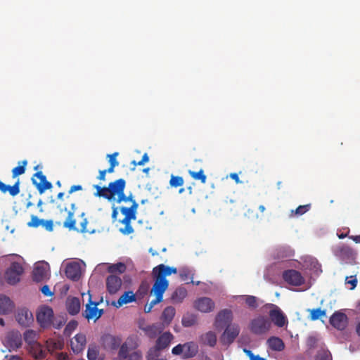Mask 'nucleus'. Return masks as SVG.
I'll return each mask as SVG.
<instances>
[{
	"label": "nucleus",
	"instance_id": "obj_1",
	"mask_svg": "<svg viewBox=\"0 0 360 360\" xmlns=\"http://www.w3.org/2000/svg\"><path fill=\"white\" fill-rule=\"evenodd\" d=\"M176 273L177 269L176 267L168 266L163 264H159L153 269L152 276L154 283L150 292L155 296V299L148 304L150 307H153L162 301L163 294L169 286V281L166 276Z\"/></svg>",
	"mask_w": 360,
	"mask_h": 360
},
{
	"label": "nucleus",
	"instance_id": "obj_2",
	"mask_svg": "<svg viewBox=\"0 0 360 360\" xmlns=\"http://www.w3.org/2000/svg\"><path fill=\"white\" fill-rule=\"evenodd\" d=\"M89 301L85 305V310L82 312V316L88 321L94 320L96 321L103 314V309H98V302H94L91 300V295L89 293Z\"/></svg>",
	"mask_w": 360,
	"mask_h": 360
},
{
	"label": "nucleus",
	"instance_id": "obj_3",
	"mask_svg": "<svg viewBox=\"0 0 360 360\" xmlns=\"http://www.w3.org/2000/svg\"><path fill=\"white\" fill-rule=\"evenodd\" d=\"M36 316L41 327L49 328L53 321V311L51 307L44 305L38 309Z\"/></svg>",
	"mask_w": 360,
	"mask_h": 360
},
{
	"label": "nucleus",
	"instance_id": "obj_4",
	"mask_svg": "<svg viewBox=\"0 0 360 360\" xmlns=\"http://www.w3.org/2000/svg\"><path fill=\"white\" fill-rule=\"evenodd\" d=\"M23 271V267L20 263L15 262L11 263L5 273L6 282L10 285H15L20 281Z\"/></svg>",
	"mask_w": 360,
	"mask_h": 360
},
{
	"label": "nucleus",
	"instance_id": "obj_5",
	"mask_svg": "<svg viewBox=\"0 0 360 360\" xmlns=\"http://www.w3.org/2000/svg\"><path fill=\"white\" fill-rule=\"evenodd\" d=\"M334 254L345 261L346 263L352 264L356 259V252L349 246L342 244L335 248Z\"/></svg>",
	"mask_w": 360,
	"mask_h": 360
},
{
	"label": "nucleus",
	"instance_id": "obj_6",
	"mask_svg": "<svg viewBox=\"0 0 360 360\" xmlns=\"http://www.w3.org/2000/svg\"><path fill=\"white\" fill-rule=\"evenodd\" d=\"M271 326V323L264 316H258L252 320L250 326V330L256 334L261 335L266 333Z\"/></svg>",
	"mask_w": 360,
	"mask_h": 360
},
{
	"label": "nucleus",
	"instance_id": "obj_7",
	"mask_svg": "<svg viewBox=\"0 0 360 360\" xmlns=\"http://www.w3.org/2000/svg\"><path fill=\"white\" fill-rule=\"evenodd\" d=\"M32 181L40 194L44 193L46 190L51 189L53 187L52 184L46 180V176L41 171L33 174Z\"/></svg>",
	"mask_w": 360,
	"mask_h": 360
},
{
	"label": "nucleus",
	"instance_id": "obj_8",
	"mask_svg": "<svg viewBox=\"0 0 360 360\" xmlns=\"http://www.w3.org/2000/svg\"><path fill=\"white\" fill-rule=\"evenodd\" d=\"M233 314L231 310L225 309L221 310L216 316L214 326L217 329H221L231 324Z\"/></svg>",
	"mask_w": 360,
	"mask_h": 360
},
{
	"label": "nucleus",
	"instance_id": "obj_9",
	"mask_svg": "<svg viewBox=\"0 0 360 360\" xmlns=\"http://www.w3.org/2000/svg\"><path fill=\"white\" fill-rule=\"evenodd\" d=\"M283 278L288 284L294 286H300L304 283V278L301 273L294 269L284 271Z\"/></svg>",
	"mask_w": 360,
	"mask_h": 360
},
{
	"label": "nucleus",
	"instance_id": "obj_10",
	"mask_svg": "<svg viewBox=\"0 0 360 360\" xmlns=\"http://www.w3.org/2000/svg\"><path fill=\"white\" fill-rule=\"evenodd\" d=\"M240 333V328L237 324H231L226 327L225 330L221 336V342L223 345H229L238 337Z\"/></svg>",
	"mask_w": 360,
	"mask_h": 360
},
{
	"label": "nucleus",
	"instance_id": "obj_11",
	"mask_svg": "<svg viewBox=\"0 0 360 360\" xmlns=\"http://www.w3.org/2000/svg\"><path fill=\"white\" fill-rule=\"evenodd\" d=\"M122 343V338L110 334H104L101 338V344L106 350H116Z\"/></svg>",
	"mask_w": 360,
	"mask_h": 360
},
{
	"label": "nucleus",
	"instance_id": "obj_12",
	"mask_svg": "<svg viewBox=\"0 0 360 360\" xmlns=\"http://www.w3.org/2000/svg\"><path fill=\"white\" fill-rule=\"evenodd\" d=\"M330 323L336 329L343 330L348 324V318L345 314L335 311L330 318Z\"/></svg>",
	"mask_w": 360,
	"mask_h": 360
},
{
	"label": "nucleus",
	"instance_id": "obj_13",
	"mask_svg": "<svg viewBox=\"0 0 360 360\" xmlns=\"http://www.w3.org/2000/svg\"><path fill=\"white\" fill-rule=\"evenodd\" d=\"M5 342L10 350H15L22 345V335L18 331H11L7 334Z\"/></svg>",
	"mask_w": 360,
	"mask_h": 360
},
{
	"label": "nucleus",
	"instance_id": "obj_14",
	"mask_svg": "<svg viewBox=\"0 0 360 360\" xmlns=\"http://www.w3.org/2000/svg\"><path fill=\"white\" fill-rule=\"evenodd\" d=\"M86 345V338L83 333H78L70 340V347L75 354L82 353Z\"/></svg>",
	"mask_w": 360,
	"mask_h": 360
},
{
	"label": "nucleus",
	"instance_id": "obj_15",
	"mask_svg": "<svg viewBox=\"0 0 360 360\" xmlns=\"http://www.w3.org/2000/svg\"><path fill=\"white\" fill-rule=\"evenodd\" d=\"M273 309L269 311V316L274 323L278 327H283L286 323V318L281 309L273 304H269Z\"/></svg>",
	"mask_w": 360,
	"mask_h": 360
},
{
	"label": "nucleus",
	"instance_id": "obj_16",
	"mask_svg": "<svg viewBox=\"0 0 360 360\" xmlns=\"http://www.w3.org/2000/svg\"><path fill=\"white\" fill-rule=\"evenodd\" d=\"M126 187V181L124 179H119L108 184L109 198L111 200H115V195L122 191H124Z\"/></svg>",
	"mask_w": 360,
	"mask_h": 360
},
{
	"label": "nucleus",
	"instance_id": "obj_17",
	"mask_svg": "<svg viewBox=\"0 0 360 360\" xmlns=\"http://www.w3.org/2000/svg\"><path fill=\"white\" fill-rule=\"evenodd\" d=\"M67 278L72 281H77L81 276V266L79 263L76 262L69 263L65 268V271Z\"/></svg>",
	"mask_w": 360,
	"mask_h": 360
},
{
	"label": "nucleus",
	"instance_id": "obj_18",
	"mask_svg": "<svg viewBox=\"0 0 360 360\" xmlns=\"http://www.w3.org/2000/svg\"><path fill=\"white\" fill-rule=\"evenodd\" d=\"M48 263L40 262L36 264L33 272L32 278L36 282L42 281L47 277Z\"/></svg>",
	"mask_w": 360,
	"mask_h": 360
},
{
	"label": "nucleus",
	"instance_id": "obj_19",
	"mask_svg": "<svg viewBox=\"0 0 360 360\" xmlns=\"http://www.w3.org/2000/svg\"><path fill=\"white\" fill-rule=\"evenodd\" d=\"M15 319L20 326L25 327L28 326L34 320L32 312L25 308L18 310Z\"/></svg>",
	"mask_w": 360,
	"mask_h": 360
},
{
	"label": "nucleus",
	"instance_id": "obj_20",
	"mask_svg": "<svg viewBox=\"0 0 360 360\" xmlns=\"http://www.w3.org/2000/svg\"><path fill=\"white\" fill-rule=\"evenodd\" d=\"M214 302L209 297H200L195 302V307L204 313L212 311L214 308Z\"/></svg>",
	"mask_w": 360,
	"mask_h": 360
},
{
	"label": "nucleus",
	"instance_id": "obj_21",
	"mask_svg": "<svg viewBox=\"0 0 360 360\" xmlns=\"http://www.w3.org/2000/svg\"><path fill=\"white\" fill-rule=\"evenodd\" d=\"M122 285L121 278L115 275H110L106 279V288L110 294L116 293Z\"/></svg>",
	"mask_w": 360,
	"mask_h": 360
},
{
	"label": "nucleus",
	"instance_id": "obj_22",
	"mask_svg": "<svg viewBox=\"0 0 360 360\" xmlns=\"http://www.w3.org/2000/svg\"><path fill=\"white\" fill-rule=\"evenodd\" d=\"M66 309L71 315H76L80 311V301L79 298L75 297H69L66 300Z\"/></svg>",
	"mask_w": 360,
	"mask_h": 360
},
{
	"label": "nucleus",
	"instance_id": "obj_23",
	"mask_svg": "<svg viewBox=\"0 0 360 360\" xmlns=\"http://www.w3.org/2000/svg\"><path fill=\"white\" fill-rule=\"evenodd\" d=\"M14 308L12 300L5 295H0V314H8Z\"/></svg>",
	"mask_w": 360,
	"mask_h": 360
},
{
	"label": "nucleus",
	"instance_id": "obj_24",
	"mask_svg": "<svg viewBox=\"0 0 360 360\" xmlns=\"http://www.w3.org/2000/svg\"><path fill=\"white\" fill-rule=\"evenodd\" d=\"M173 338L174 336L170 332H165L157 339L155 346L162 350L169 345Z\"/></svg>",
	"mask_w": 360,
	"mask_h": 360
},
{
	"label": "nucleus",
	"instance_id": "obj_25",
	"mask_svg": "<svg viewBox=\"0 0 360 360\" xmlns=\"http://www.w3.org/2000/svg\"><path fill=\"white\" fill-rule=\"evenodd\" d=\"M30 352L36 360L43 359L46 356V351L43 349V346L39 342L34 343L30 346Z\"/></svg>",
	"mask_w": 360,
	"mask_h": 360
},
{
	"label": "nucleus",
	"instance_id": "obj_26",
	"mask_svg": "<svg viewBox=\"0 0 360 360\" xmlns=\"http://www.w3.org/2000/svg\"><path fill=\"white\" fill-rule=\"evenodd\" d=\"M20 184L19 179L13 186L6 185L0 181V191L3 193L8 192L11 196L14 197L20 193Z\"/></svg>",
	"mask_w": 360,
	"mask_h": 360
},
{
	"label": "nucleus",
	"instance_id": "obj_27",
	"mask_svg": "<svg viewBox=\"0 0 360 360\" xmlns=\"http://www.w3.org/2000/svg\"><path fill=\"white\" fill-rule=\"evenodd\" d=\"M75 210V204L72 203L71 210L68 212V217L63 222V226L68 229L69 230H77L75 227L76 220L74 219Z\"/></svg>",
	"mask_w": 360,
	"mask_h": 360
},
{
	"label": "nucleus",
	"instance_id": "obj_28",
	"mask_svg": "<svg viewBox=\"0 0 360 360\" xmlns=\"http://www.w3.org/2000/svg\"><path fill=\"white\" fill-rule=\"evenodd\" d=\"M164 329V326L162 323H154L150 326H146L143 328L146 334L150 338H155L158 334L161 333V332Z\"/></svg>",
	"mask_w": 360,
	"mask_h": 360
},
{
	"label": "nucleus",
	"instance_id": "obj_29",
	"mask_svg": "<svg viewBox=\"0 0 360 360\" xmlns=\"http://www.w3.org/2000/svg\"><path fill=\"white\" fill-rule=\"evenodd\" d=\"M198 352V346L194 342H188L184 344V359L194 357Z\"/></svg>",
	"mask_w": 360,
	"mask_h": 360
},
{
	"label": "nucleus",
	"instance_id": "obj_30",
	"mask_svg": "<svg viewBox=\"0 0 360 360\" xmlns=\"http://www.w3.org/2000/svg\"><path fill=\"white\" fill-rule=\"evenodd\" d=\"M268 347L273 351L281 352L284 349L283 341L278 337H271L267 340Z\"/></svg>",
	"mask_w": 360,
	"mask_h": 360
},
{
	"label": "nucleus",
	"instance_id": "obj_31",
	"mask_svg": "<svg viewBox=\"0 0 360 360\" xmlns=\"http://www.w3.org/2000/svg\"><path fill=\"white\" fill-rule=\"evenodd\" d=\"M63 345V340L60 338H49L46 341V349L50 352H53L56 350L62 349Z\"/></svg>",
	"mask_w": 360,
	"mask_h": 360
},
{
	"label": "nucleus",
	"instance_id": "obj_32",
	"mask_svg": "<svg viewBox=\"0 0 360 360\" xmlns=\"http://www.w3.org/2000/svg\"><path fill=\"white\" fill-rule=\"evenodd\" d=\"M187 295V290L183 287L176 288L171 296L172 303L178 304L182 302Z\"/></svg>",
	"mask_w": 360,
	"mask_h": 360
},
{
	"label": "nucleus",
	"instance_id": "obj_33",
	"mask_svg": "<svg viewBox=\"0 0 360 360\" xmlns=\"http://www.w3.org/2000/svg\"><path fill=\"white\" fill-rule=\"evenodd\" d=\"M174 315H175V309L173 307H167L164 309V311L162 314L161 319H162L163 323L168 325L172 321Z\"/></svg>",
	"mask_w": 360,
	"mask_h": 360
},
{
	"label": "nucleus",
	"instance_id": "obj_34",
	"mask_svg": "<svg viewBox=\"0 0 360 360\" xmlns=\"http://www.w3.org/2000/svg\"><path fill=\"white\" fill-rule=\"evenodd\" d=\"M136 300L135 295L131 291L125 292L117 300V307L132 302Z\"/></svg>",
	"mask_w": 360,
	"mask_h": 360
},
{
	"label": "nucleus",
	"instance_id": "obj_35",
	"mask_svg": "<svg viewBox=\"0 0 360 360\" xmlns=\"http://www.w3.org/2000/svg\"><path fill=\"white\" fill-rule=\"evenodd\" d=\"M203 344L214 347L217 343V336L214 332L209 331L201 337Z\"/></svg>",
	"mask_w": 360,
	"mask_h": 360
},
{
	"label": "nucleus",
	"instance_id": "obj_36",
	"mask_svg": "<svg viewBox=\"0 0 360 360\" xmlns=\"http://www.w3.org/2000/svg\"><path fill=\"white\" fill-rule=\"evenodd\" d=\"M127 269V266L124 263L122 262H118L116 264H110L108 267V271L110 274H122L124 273Z\"/></svg>",
	"mask_w": 360,
	"mask_h": 360
},
{
	"label": "nucleus",
	"instance_id": "obj_37",
	"mask_svg": "<svg viewBox=\"0 0 360 360\" xmlns=\"http://www.w3.org/2000/svg\"><path fill=\"white\" fill-rule=\"evenodd\" d=\"M37 333L33 330H27L24 334L23 338L25 341L30 345H32L34 343H37L36 341Z\"/></svg>",
	"mask_w": 360,
	"mask_h": 360
},
{
	"label": "nucleus",
	"instance_id": "obj_38",
	"mask_svg": "<svg viewBox=\"0 0 360 360\" xmlns=\"http://www.w3.org/2000/svg\"><path fill=\"white\" fill-rule=\"evenodd\" d=\"M120 212L123 215H124L123 219H124V221H128V220H134L136 219V213L129 207H122L120 208Z\"/></svg>",
	"mask_w": 360,
	"mask_h": 360
},
{
	"label": "nucleus",
	"instance_id": "obj_39",
	"mask_svg": "<svg viewBox=\"0 0 360 360\" xmlns=\"http://www.w3.org/2000/svg\"><path fill=\"white\" fill-rule=\"evenodd\" d=\"M188 174L193 179L199 180L202 184H205L207 181V176L202 169H200L198 172L189 170Z\"/></svg>",
	"mask_w": 360,
	"mask_h": 360
},
{
	"label": "nucleus",
	"instance_id": "obj_40",
	"mask_svg": "<svg viewBox=\"0 0 360 360\" xmlns=\"http://www.w3.org/2000/svg\"><path fill=\"white\" fill-rule=\"evenodd\" d=\"M94 188H96V192L95 193V195L96 196H98V197H103L107 200H108L109 201H111V199L110 198H109V190H108V187H101L98 185H95L94 186Z\"/></svg>",
	"mask_w": 360,
	"mask_h": 360
},
{
	"label": "nucleus",
	"instance_id": "obj_41",
	"mask_svg": "<svg viewBox=\"0 0 360 360\" xmlns=\"http://www.w3.org/2000/svg\"><path fill=\"white\" fill-rule=\"evenodd\" d=\"M99 355V349L95 345H90L87 351V358L89 360H96Z\"/></svg>",
	"mask_w": 360,
	"mask_h": 360
},
{
	"label": "nucleus",
	"instance_id": "obj_42",
	"mask_svg": "<svg viewBox=\"0 0 360 360\" xmlns=\"http://www.w3.org/2000/svg\"><path fill=\"white\" fill-rule=\"evenodd\" d=\"M179 276L182 281H190L191 283H194L193 281V276L191 271L188 268H183L180 270Z\"/></svg>",
	"mask_w": 360,
	"mask_h": 360
},
{
	"label": "nucleus",
	"instance_id": "obj_43",
	"mask_svg": "<svg viewBox=\"0 0 360 360\" xmlns=\"http://www.w3.org/2000/svg\"><path fill=\"white\" fill-rule=\"evenodd\" d=\"M311 206V204L300 205L295 210L291 211V216H302L310 210Z\"/></svg>",
	"mask_w": 360,
	"mask_h": 360
},
{
	"label": "nucleus",
	"instance_id": "obj_44",
	"mask_svg": "<svg viewBox=\"0 0 360 360\" xmlns=\"http://www.w3.org/2000/svg\"><path fill=\"white\" fill-rule=\"evenodd\" d=\"M196 322L195 316L193 314H186L183 316L181 323L184 327H191Z\"/></svg>",
	"mask_w": 360,
	"mask_h": 360
},
{
	"label": "nucleus",
	"instance_id": "obj_45",
	"mask_svg": "<svg viewBox=\"0 0 360 360\" xmlns=\"http://www.w3.org/2000/svg\"><path fill=\"white\" fill-rule=\"evenodd\" d=\"M27 163V160H23L22 162V165L17 166L12 169L13 178H15L16 176L25 173Z\"/></svg>",
	"mask_w": 360,
	"mask_h": 360
},
{
	"label": "nucleus",
	"instance_id": "obj_46",
	"mask_svg": "<svg viewBox=\"0 0 360 360\" xmlns=\"http://www.w3.org/2000/svg\"><path fill=\"white\" fill-rule=\"evenodd\" d=\"M184 181L183 177L179 176H174V175L171 176V178L169 180V185L172 187L176 188L179 186H181L184 184Z\"/></svg>",
	"mask_w": 360,
	"mask_h": 360
},
{
	"label": "nucleus",
	"instance_id": "obj_47",
	"mask_svg": "<svg viewBox=\"0 0 360 360\" xmlns=\"http://www.w3.org/2000/svg\"><path fill=\"white\" fill-rule=\"evenodd\" d=\"M160 349L158 347L155 346L154 347L150 348L148 350V354H147V359L148 360H156L159 359L158 356H160Z\"/></svg>",
	"mask_w": 360,
	"mask_h": 360
},
{
	"label": "nucleus",
	"instance_id": "obj_48",
	"mask_svg": "<svg viewBox=\"0 0 360 360\" xmlns=\"http://www.w3.org/2000/svg\"><path fill=\"white\" fill-rule=\"evenodd\" d=\"M131 221L128 220V221H124V219L121 221V223L124 224V227L123 229H120V232L125 235L131 234L134 232V229L131 225Z\"/></svg>",
	"mask_w": 360,
	"mask_h": 360
},
{
	"label": "nucleus",
	"instance_id": "obj_49",
	"mask_svg": "<svg viewBox=\"0 0 360 360\" xmlns=\"http://www.w3.org/2000/svg\"><path fill=\"white\" fill-rule=\"evenodd\" d=\"M245 302L246 304L252 309H255L258 307L257 298L252 295H246L245 297Z\"/></svg>",
	"mask_w": 360,
	"mask_h": 360
},
{
	"label": "nucleus",
	"instance_id": "obj_50",
	"mask_svg": "<svg viewBox=\"0 0 360 360\" xmlns=\"http://www.w3.org/2000/svg\"><path fill=\"white\" fill-rule=\"evenodd\" d=\"M77 322L76 321H70L65 326L64 329V334L65 335L70 336L72 331H74L77 327Z\"/></svg>",
	"mask_w": 360,
	"mask_h": 360
},
{
	"label": "nucleus",
	"instance_id": "obj_51",
	"mask_svg": "<svg viewBox=\"0 0 360 360\" xmlns=\"http://www.w3.org/2000/svg\"><path fill=\"white\" fill-rule=\"evenodd\" d=\"M326 315V311L321 310L320 308L311 310L310 319L312 321L319 319L321 316Z\"/></svg>",
	"mask_w": 360,
	"mask_h": 360
},
{
	"label": "nucleus",
	"instance_id": "obj_52",
	"mask_svg": "<svg viewBox=\"0 0 360 360\" xmlns=\"http://www.w3.org/2000/svg\"><path fill=\"white\" fill-rule=\"evenodd\" d=\"M42 223H43V219H39L35 215H32L30 221L27 223V226L29 227L37 228L39 226H41Z\"/></svg>",
	"mask_w": 360,
	"mask_h": 360
},
{
	"label": "nucleus",
	"instance_id": "obj_53",
	"mask_svg": "<svg viewBox=\"0 0 360 360\" xmlns=\"http://www.w3.org/2000/svg\"><path fill=\"white\" fill-rule=\"evenodd\" d=\"M120 350L118 352V356L120 359H125L128 357L129 349L127 344H122L120 346Z\"/></svg>",
	"mask_w": 360,
	"mask_h": 360
},
{
	"label": "nucleus",
	"instance_id": "obj_54",
	"mask_svg": "<svg viewBox=\"0 0 360 360\" xmlns=\"http://www.w3.org/2000/svg\"><path fill=\"white\" fill-rule=\"evenodd\" d=\"M119 155L117 152H115L112 154L108 155V161L110 166L117 167L119 165V162L117 160L116 158Z\"/></svg>",
	"mask_w": 360,
	"mask_h": 360
},
{
	"label": "nucleus",
	"instance_id": "obj_55",
	"mask_svg": "<svg viewBox=\"0 0 360 360\" xmlns=\"http://www.w3.org/2000/svg\"><path fill=\"white\" fill-rule=\"evenodd\" d=\"M184 344H179L172 349V353L174 355H180L182 354V357L184 358Z\"/></svg>",
	"mask_w": 360,
	"mask_h": 360
},
{
	"label": "nucleus",
	"instance_id": "obj_56",
	"mask_svg": "<svg viewBox=\"0 0 360 360\" xmlns=\"http://www.w3.org/2000/svg\"><path fill=\"white\" fill-rule=\"evenodd\" d=\"M149 161V157L147 153H144L141 160L139 162H136V160H132L131 162V164L137 166V165H143L146 162H148Z\"/></svg>",
	"mask_w": 360,
	"mask_h": 360
},
{
	"label": "nucleus",
	"instance_id": "obj_57",
	"mask_svg": "<svg viewBox=\"0 0 360 360\" xmlns=\"http://www.w3.org/2000/svg\"><path fill=\"white\" fill-rule=\"evenodd\" d=\"M41 226L49 231H52L53 229V224L52 220H44L43 219V223L41 224Z\"/></svg>",
	"mask_w": 360,
	"mask_h": 360
},
{
	"label": "nucleus",
	"instance_id": "obj_58",
	"mask_svg": "<svg viewBox=\"0 0 360 360\" xmlns=\"http://www.w3.org/2000/svg\"><path fill=\"white\" fill-rule=\"evenodd\" d=\"M128 360H142V354L140 352L136 351L128 356Z\"/></svg>",
	"mask_w": 360,
	"mask_h": 360
},
{
	"label": "nucleus",
	"instance_id": "obj_59",
	"mask_svg": "<svg viewBox=\"0 0 360 360\" xmlns=\"http://www.w3.org/2000/svg\"><path fill=\"white\" fill-rule=\"evenodd\" d=\"M244 351L248 355L250 360H266L264 358L260 357L259 355H254L250 350L245 349Z\"/></svg>",
	"mask_w": 360,
	"mask_h": 360
},
{
	"label": "nucleus",
	"instance_id": "obj_60",
	"mask_svg": "<svg viewBox=\"0 0 360 360\" xmlns=\"http://www.w3.org/2000/svg\"><path fill=\"white\" fill-rule=\"evenodd\" d=\"M41 292L45 295V296H51L53 295V292L50 290V288L49 285H45L41 288Z\"/></svg>",
	"mask_w": 360,
	"mask_h": 360
},
{
	"label": "nucleus",
	"instance_id": "obj_61",
	"mask_svg": "<svg viewBox=\"0 0 360 360\" xmlns=\"http://www.w3.org/2000/svg\"><path fill=\"white\" fill-rule=\"evenodd\" d=\"M117 195V202L120 203L121 202H127V195L124 194V191L121 192Z\"/></svg>",
	"mask_w": 360,
	"mask_h": 360
},
{
	"label": "nucleus",
	"instance_id": "obj_62",
	"mask_svg": "<svg viewBox=\"0 0 360 360\" xmlns=\"http://www.w3.org/2000/svg\"><path fill=\"white\" fill-rule=\"evenodd\" d=\"M87 224H88L87 219H84L80 224V229L78 231L82 233L87 232V230H86Z\"/></svg>",
	"mask_w": 360,
	"mask_h": 360
},
{
	"label": "nucleus",
	"instance_id": "obj_63",
	"mask_svg": "<svg viewBox=\"0 0 360 360\" xmlns=\"http://www.w3.org/2000/svg\"><path fill=\"white\" fill-rule=\"evenodd\" d=\"M82 189V187L80 185L72 186L68 191V194L70 195V194L72 193L73 192H75L77 191H81Z\"/></svg>",
	"mask_w": 360,
	"mask_h": 360
},
{
	"label": "nucleus",
	"instance_id": "obj_64",
	"mask_svg": "<svg viewBox=\"0 0 360 360\" xmlns=\"http://www.w3.org/2000/svg\"><path fill=\"white\" fill-rule=\"evenodd\" d=\"M58 359V360H70L68 355L65 353L59 354Z\"/></svg>",
	"mask_w": 360,
	"mask_h": 360
}]
</instances>
